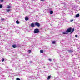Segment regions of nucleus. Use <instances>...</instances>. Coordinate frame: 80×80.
Returning a JSON list of instances; mask_svg holds the SVG:
<instances>
[{
	"mask_svg": "<svg viewBox=\"0 0 80 80\" xmlns=\"http://www.w3.org/2000/svg\"><path fill=\"white\" fill-rule=\"evenodd\" d=\"M40 31H39V29L38 28H36L34 29V33H39Z\"/></svg>",
	"mask_w": 80,
	"mask_h": 80,
	"instance_id": "1",
	"label": "nucleus"
},
{
	"mask_svg": "<svg viewBox=\"0 0 80 80\" xmlns=\"http://www.w3.org/2000/svg\"><path fill=\"white\" fill-rule=\"evenodd\" d=\"M72 28H70L68 29H67L66 31H67L68 33H69V32H71V31H72Z\"/></svg>",
	"mask_w": 80,
	"mask_h": 80,
	"instance_id": "2",
	"label": "nucleus"
},
{
	"mask_svg": "<svg viewBox=\"0 0 80 80\" xmlns=\"http://www.w3.org/2000/svg\"><path fill=\"white\" fill-rule=\"evenodd\" d=\"M35 25H36V26H37V27H40V23H38L37 22H36L35 23Z\"/></svg>",
	"mask_w": 80,
	"mask_h": 80,
	"instance_id": "3",
	"label": "nucleus"
},
{
	"mask_svg": "<svg viewBox=\"0 0 80 80\" xmlns=\"http://www.w3.org/2000/svg\"><path fill=\"white\" fill-rule=\"evenodd\" d=\"M30 26L31 27H32V28H33V27H35V24L33 23H32L31 24Z\"/></svg>",
	"mask_w": 80,
	"mask_h": 80,
	"instance_id": "4",
	"label": "nucleus"
},
{
	"mask_svg": "<svg viewBox=\"0 0 80 80\" xmlns=\"http://www.w3.org/2000/svg\"><path fill=\"white\" fill-rule=\"evenodd\" d=\"M68 32L67 31H65L62 32V34H68Z\"/></svg>",
	"mask_w": 80,
	"mask_h": 80,
	"instance_id": "5",
	"label": "nucleus"
},
{
	"mask_svg": "<svg viewBox=\"0 0 80 80\" xmlns=\"http://www.w3.org/2000/svg\"><path fill=\"white\" fill-rule=\"evenodd\" d=\"M80 17V14H78L76 15V18H78V17Z\"/></svg>",
	"mask_w": 80,
	"mask_h": 80,
	"instance_id": "6",
	"label": "nucleus"
},
{
	"mask_svg": "<svg viewBox=\"0 0 80 80\" xmlns=\"http://www.w3.org/2000/svg\"><path fill=\"white\" fill-rule=\"evenodd\" d=\"M12 47L13 48H17V47L15 45H12Z\"/></svg>",
	"mask_w": 80,
	"mask_h": 80,
	"instance_id": "7",
	"label": "nucleus"
},
{
	"mask_svg": "<svg viewBox=\"0 0 80 80\" xmlns=\"http://www.w3.org/2000/svg\"><path fill=\"white\" fill-rule=\"evenodd\" d=\"M68 52L69 53H72V52H73V51L71 50H68Z\"/></svg>",
	"mask_w": 80,
	"mask_h": 80,
	"instance_id": "8",
	"label": "nucleus"
},
{
	"mask_svg": "<svg viewBox=\"0 0 80 80\" xmlns=\"http://www.w3.org/2000/svg\"><path fill=\"white\" fill-rule=\"evenodd\" d=\"M53 12L52 11H51L50 12V15H52V14H53Z\"/></svg>",
	"mask_w": 80,
	"mask_h": 80,
	"instance_id": "9",
	"label": "nucleus"
},
{
	"mask_svg": "<svg viewBox=\"0 0 80 80\" xmlns=\"http://www.w3.org/2000/svg\"><path fill=\"white\" fill-rule=\"evenodd\" d=\"M74 30H75V29L74 28H73L72 29V31L71 32V33H73V32H74Z\"/></svg>",
	"mask_w": 80,
	"mask_h": 80,
	"instance_id": "10",
	"label": "nucleus"
},
{
	"mask_svg": "<svg viewBox=\"0 0 80 80\" xmlns=\"http://www.w3.org/2000/svg\"><path fill=\"white\" fill-rule=\"evenodd\" d=\"M50 78H51V76H49L48 78V79L49 80L50 79Z\"/></svg>",
	"mask_w": 80,
	"mask_h": 80,
	"instance_id": "11",
	"label": "nucleus"
},
{
	"mask_svg": "<svg viewBox=\"0 0 80 80\" xmlns=\"http://www.w3.org/2000/svg\"><path fill=\"white\" fill-rule=\"evenodd\" d=\"M40 52L41 53H43V51L42 50H40Z\"/></svg>",
	"mask_w": 80,
	"mask_h": 80,
	"instance_id": "12",
	"label": "nucleus"
},
{
	"mask_svg": "<svg viewBox=\"0 0 80 80\" xmlns=\"http://www.w3.org/2000/svg\"><path fill=\"white\" fill-rule=\"evenodd\" d=\"M25 20H26V21H27L28 20V18H25Z\"/></svg>",
	"mask_w": 80,
	"mask_h": 80,
	"instance_id": "13",
	"label": "nucleus"
},
{
	"mask_svg": "<svg viewBox=\"0 0 80 80\" xmlns=\"http://www.w3.org/2000/svg\"><path fill=\"white\" fill-rule=\"evenodd\" d=\"M16 23L18 24H19V21H18V20L16 21Z\"/></svg>",
	"mask_w": 80,
	"mask_h": 80,
	"instance_id": "14",
	"label": "nucleus"
},
{
	"mask_svg": "<svg viewBox=\"0 0 80 80\" xmlns=\"http://www.w3.org/2000/svg\"><path fill=\"white\" fill-rule=\"evenodd\" d=\"M10 9H7L6 10V11L7 12H10Z\"/></svg>",
	"mask_w": 80,
	"mask_h": 80,
	"instance_id": "15",
	"label": "nucleus"
},
{
	"mask_svg": "<svg viewBox=\"0 0 80 80\" xmlns=\"http://www.w3.org/2000/svg\"><path fill=\"white\" fill-rule=\"evenodd\" d=\"M75 2H76V3H78V0H75Z\"/></svg>",
	"mask_w": 80,
	"mask_h": 80,
	"instance_id": "16",
	"label": "nucleus"
},
{
	"mask_svg": "<svg viewBox=\"0 0 80 80\" xmlns=\"http://www.w3.org/2000/svg\"><path fill=\"white\" fill-rule=\"evenodd\" d=\"M55 43H56V42L55 41H53L52 42V43L53 44H55Z\"/></svg>",
	"mask_w": 80,
	"mask_h": 80,
	"instance_id": "17",
	"label": "nucleus"
},
{
	"mask_svg": "<svg viewBox=\"0 0 80 80\" xmlns=\"http://www.w3.org/2000/svg\"><path fill=\"white\" fill-rule=\"evenodd\" d=\"M3 7V6L2 4H0V8H2Z\"/></svg>",
	"mask_w": 80,
	"mask_h": 80,
	"instance_id": "18",
	"label": "nucleus"
},
{
	"mask_svg": "<svg viewBox=\"0 0 80 80\" xmlns=\"http://www.w3.org/2000/svg\"><path fill=\"white\" fill-rule=\"evenodd\" d=\"M5 60V59H4V58H2V62H4V61Z\"/></svg>",
	"mask_w": 80,
	"mask_h": 80,
	"instance_id": "19",
	"label": "nucleus"
},
{
	"mask_svg": "<svg viewBox=\"0 0 80 80\" xmlns=\"http://www.w3.org/2000/svg\"><path fill=\"white\" fill-rule=\"evenodd\" d=\"M17 80H20V78H17L16 79Z\"/></svg>",
	"mask_w": 80,
	"mask_h": 80,
	"instance_id": "20",
	"label": "nucleus"
},
{
	"mask_svg": "<svg viewBox=\"0 0 80 80\" xmlns=\"http://www.w3.org/2000/svg\"><path fill=\"white\" fill-rule=\"evenodd\" d=\"M8 8H10V6H8V7H7Z\"/></svg>",
	"mask_w": 80,
	"mask_h": 80,
	"instance_id": "21",
	"label": "nucleus"
},
{
	"mask_svg": "<svg viewBox=\"0 0 80 80\" xmlns=\"http://www.w3.org/2000/svg\"><path fill=\"white\" fill-rule=\"evenodd\" d=\"M49 61H50V62H51L52 61V59H49Z\"/></svg>",
	"mask_w": 80,
	"mask_h": 80,
	"instance_id": "22",
	"label": "nucleus"
},
{
	"mask_svg": "<svg viewBox=\"0 0 80 80\" xmlns=\"http://www.w3.org/2000/svg\"><path fill=\"white\" fill-rule=\"evenodd\" d=\"M75 37L76 38H77V37H78V36H77V35H75Z\"/></svg>",
	"mask_w": 80,
	"mask_h": 80,
	"instance_id": "23",
	"label": "nucleus"
},
{
	"mask_svg": "<svg viewBox=\"0 0 80 80\" xmlns=\"http://www.w3.org/2000/svg\"><path fill=\"white\" fill-rule=\"evenodd\" d=\"M5 20L4 18H2L1 20H2V21H3V20Z\"/></svg>",
	"mask_w": 80,
	"mask_h": 80,
	"instance_id": "24",
	"label": "nucleus"
},
{
	"mask_svg": "<svg viewBox=\"0 0 80 80\" xmlns=\"http://www.w3.org/2000/svg\"><path fill=\"white\" fill-rule=\"evenodd\" d=\"M28 52H29V53H30V52H31V50H29L28 51Z\"/></svg>",
	"mask_w": 80,
	"mask_h": 80,
	"instance_id": "25",
	"label": "nucleus"
},
{
	"mask_svg": "<svg viewBox=\"0 0 80 80\" xmlns=\"http://www.w3.org/2000/svg\"><path fill=\"white\" fill-rule=\"evenodd\" d=\"M1 2H3V0H1Z\"/></svg>",
	"mask_w": 80,
	"mask_h": 80,
	"instance_id": "26",
	"label": "nucleus"
},
{
	"mask_svg": "<svg viewBox=\"0 0 80 80\" xmlns=\"http://www.w3.org/2000/svg\"><path fill=\"white\" fill-rule=\"evenodd\" d=\"M73 20H70V22H73Z\"/></svg>",
	"mask_w": 80,
	"mask_h": 80,
	"instance_id": "27",
	"label": "nucleus"
},
{
	"mask_svg": "<svg viewBox=\"0 0 80 80\" xmlns=\"http://www.w3.org/2000/svg\"><path fill=\"white\" fill-rule=\"evenodd\" d=\"M41 1H45V0H41Z\"/></svg>",
	"mask_w": 80,
	"mask_h": 80,
	"instance_id": "28",
	"label": "nucleus"
},
{
	"mask_svg": "<svg viewBox=\"0 0 80 80\" xmlns=\"http://www.w3.org/2000/svg\"><path fill=\"white\" fill-rule=\"evenodd\" d=\"M62 3V4H64V3Z\"/></svg>",
	"mask_w": 80,
	"mask_h": 80,
	"instance_id": "29",
	"label": "nucleus"
},
{
	"mask_svg": "<svg viewBox=\"0 0 80 80\" xmlns=\"http://www.w3.org/2000/svg\"><path fill=\"white\" fill-rule=\"evenodd\" d=\"M77 7H78V6H77Z\"/></svg>",
	"mask_w": 80,
	"mask_h": 80,
	"instance_id": "30",
	"label": "nucleus"
}]
</instances>
